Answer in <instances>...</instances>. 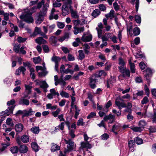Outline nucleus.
Returning a JSON list of instances; mask_svg holds the SVG:
<instances>
[{"label": "nucleus", "mask_w": 156, "mask_h": 156, "mask_svg": "<svg viewBox=\"0 0 156 156\" xmlns=\"http://www.w3.org/2000/svg\"><path fill=\"white\" fill-rule=\"evenodd\" d=\"M33 60L34 63L35 64H38L41 61V59L40 57H34L33 58Z\"/></svg>", "instance_id": "53"}, {"label": "nucleus", "mask_w": 156, "mask_h": 156, "mask_svg": "<svg viewBox=\"0 0 156 156\" xmlns=\"http://www.w3.org/2000/svg\"><path fill=\"white\" fill-rule=\"evenodd\" d=\"M48 30L49 32V33H50L52 32L53 31V30L55 28V24H53L51 25H47Z\"/></svg>", "instance_id": "42"}, {"label": "nucleus", "mask_w": 156, "mask_h": 156, "mask_svg": "<svg viewBox=\"0 0 156 156\" xmlns=\"http://www.w3.org/2000/svg\"><path fill=\"white\" fill-rule=\"evenodd\" d=\"M58 41L57 38L54 36L51 37L49 39V41L50 44L54 46L58 45L57 44Z\"/></svg>", "instance_id": "13"}, {"label": "nucleus", "mask_w": 156, "mask_h": 156, "mask_svg": "<svg viewBox=\"0 0 156 156\" xmlns=\"http://www.w3.org/2000/svg\"><path fill=\"white\" fill-rule=\"evenodd\" d=\"M57 26L60 29H63L65 27V24L64 23L57 22Z\"/></svg>", "instance_id": "58"}, {"label": "nucleus", "mask_w": 156, "mask_h": 156, "mask_svg": "<svg viewBox=\"0 0 156 156\" xmlns=\"http://www.w3.org/2000/svg\"><path fill=\"white\" fill-rule=\"evenodd\" d=\"M47 2L43 5V10H47L49 7V4L50 2V0H47Z\"/></svg>", "instance_id": "60"}, {"label": "nucleus", "mask_w": 156, "mask_h": 156, "mask_svg": "<svg viewBox=\"0 0 156 156\" xmlns=\"http://www.w3.org/2000/svg\"><path fill=\"white\" fill-rule=\"evenodd\" d=\"M43 82V85H41L40 87L43 89L44 91L45 92H46L47 91V88L49 86L45 81H44Z\"/></svg>", "instance_id": "31"}, {"label": "nucleus", "mask_w": 156, "mask_h": 156, "mask_svg": "<svg viewBox=\"0 0 156 156\" xmlns=\"http://www.w3.org/2000/svg\"><path fill=\"white\" fill-rule=\"evenodd\" d=\"M128 146L130 150L132 152L134 151V147H135V142L133 140H129L128 143Z\"/></svg>", "instance_id": "19"}, {"label": "nucleus", "mask_w": 156, "mask_h": 156, "mask_svg": "<svg viewBox=\"0 0 156 156\" xmlns=\"http://www.w3.org/2000/svg\"><path fill=\"white\" fill-rule=\"evenodd\" d=\"M31 146L32 149L36 152L39 150V146L37 143L34 142L31 143Z\"/></svg>", "instance_id": "25"}, {"label": "nucleus", "mask_w": 156, "mask_h": 156, "mask_svg": "<svg viewBox=\"0 0 156 156\" xmlns=\"http://www.w3.org/2000/svg\"><path fill=\"white\" fill-rule=\"evenodd\" d=\"M136 1L135 8L136 10H138L139 7V0H132V3L133 4Z\"/></svg>", "instance_id": "57"}, {"label": "nucleus", "mask_w": 156, "mask_h": 156, "mask_svg": "<svg viewBox=\"0 0 156 156\" xmlns=\"http://www.w3.org/2000/svg\"><path fill=\"white\" fill-rule=\"evenodd\" d=\"M118 64L119 65L118 68L119 71L120 72H123L124 69H126V67L125 62L121 57H120L119 59Z\"/></svg>", "instance_id": "8"}, {"label": "nucleus", "mask_w": 156, "mask_h": 156, "mask_svg": "<svg viewBox=\"0 0 156 156\" xmlns=\"http://www.w3.org/2000/svg\"><path fill=\"white\" fill-rule=\"evenodd\" d=\"M71 14L72 17L75 19H77L79 17V15L76 10H71Z\"/></svg>", "instance_id": "36"}, {"label": "nucleus", "mask_w": 156, "mask_h": 156, "mask_svg": "<svg viewBox=\"0 0 156 156\" xmlns=\"http://www.w3.org/2000/svg\"><path fill=\"white\" fill-rule=\"evenodd\" d=\"M55 10H51L50 16L49 19L50 20H52L53 19L57 20L58 18V16L57 14H55L54 12Z\"/></svg>", "instance_id": "20"}, {"label": "nucleus", "mask_w": 156, "mask_h": 156, "mask_svg": "<svg viewBox=\"0 0 156 156\" xmlns=\"http://www.w3.org/2000/svg\"><path fill=\"white\" fill-rule=\"evenodd\" d=\"M24 114L23 115V117H27L32 115L34 114L35 112L33 111L31 108H30L28 110H24Z\"/></svg>", "instance_id": "16"}, {"label": "nucleus", "mask_w": 156, "mask_h": 156, "mask_svg": "<svg viewBox=\"0 0 156 156\" xmlns=\"http://www.w3.org/2000/svg\"><path fill=\"white\" fill-rule=\"evenodd\" d=\"M26 40V38H23L20 37H18L17 39V41L19 43L24 42Z\"/></svg>", "instance_id": "56"}, {"label": "nucleus", "mask_w": 156, "mask_h": 156, "mask_svg": "<svg viewBox=\"0 0 156 156\" xmlns=\"http://www.w3.org/2000/svg\"><path fill=\"white\" fill-rule=\"evenodd\" d=\"M6 124L9 126L12 127L14 125L12 119L10 118H8L6 119Z\"/></svg>", "instance_id": "41"}, {"label": "nucleus", "mask_w": 156, "mask_h": 156, "mask_svg": "<svg viewBox=\"0 0 156 156\" xmlns=\"http://www.w3.org/2000/svg\"><path fill=\"white\" fill-rule=\"evenodd\" d=\"M109 136V135L108 134L105 133L102 135L101 137L102 140H106L108 138Z\"/></svg>", "instance_id": "61"}, {"label": "nucleus", "mask_w": 156, "mask_h": 156, "mask_svg": "<svg viewBox=\"0 0 156 156\" xmlns=\"http://www.w3.org/2000/svg\"><path fill=\"white\" fill-rule=\"evenodd\" d=\"M46 68L44 67L42 72L38 73V75L41 77L45 76L48 73V72L46 71Z\"/></svg>", "instance_id": "35"}, {"label": "nucleus", "mask_w": 156, "mask_h": 156, "mask_svg": "<svg viewBox=\"0 0 156 156\" xmlns=\"http://www.w3.org/2000/svg\"><path fill=\"white\" fill-rule=\"evenodd\" d=\"M51 60L52 61L54 62L55 63H58L60 61L61 58L55 56L52 57Z\"/></svg>", "instance_id": "47"}, {"label": "nucleus", "mask_w": 156, "mask_h": 156, "mask_svg": "<svg viewBox=\"0 0 156 156\" xmlns=\"http://www.w3.org/2000/svg\"><path fill=\"white\" fill-rule=\"evenodd\" d=\"M116 82V79L115 77L111 76L109 79L107 80L106 82V86L108 88L111 87V85H112Z\"/></svg>", "instance_id": "11"}, {"label": "nucleus", "mask_w": 156, "mask_h": 156, "mask_svg": "<svg viewBox=\"0 0 156 156\" xmlns=\"http://www.w3.org/2000/svg\"><path fill=\"white\" fill-rule=\"evenodd\" d=\"M26 49V48L24 46L22 47L20 49L19 51L23 54L24 55L26 54V51L24 49Z\"/></svg>", "instance_id": "62"}, {"label": "nucleus", "mask_w": 156, "mask_h": 156, "mask_svg": "<svg viewBox=\"0 0 156 156\" xmlns=\"http://www.w3.org/2000/svg\"><path fill=\"white\" fill-rule=\"evenodd\" d=\"M133 33L135 36L139 35L140 33V30L139 28L136 27L133 29Z\"/></svg>", "instance_id": "43"}, {"label": "nucleus", "mask_w": 156, "mask_h": 156, "mask_svg": "<svg viewBox=\"0 0 156 156\" xmlns=\"http://www.w3.org/2000/svg\"><path fill=\"white\" fill-rule=\"evenodd\" d=\"M122 74V76L123 77H125L126 76H127L129 77L130 76V72L129 70L126 69H124L123 72H120Z\"/></svg>", "instance_id": "23"}, {"label": "nucleus", "mask_w": 156, "mask_h": 156, "mask_svg": "<svg viewBox=\"0 0 156 156\" xmlns=\"http://www.w3.org/2000/svg\"><path fill=\"white\" fill-rule=\"evenodd\" d=\"M146 124V122L143 120H140L139 122V126L141 128H144Z\"/></svg>", "instance_id": "44"}, {"label": "nucleus", "mask_w": 156, "mask_h": 156, "mask_svg": "<svg viewBox=\"0 0 156 156\" xmlns=\"http://www.w3.org/2000/svg\"><path fill=\"white\" fill-rule=\"evenodd\" d=\"M69 34L66 33L63 36L60 37L58 39V40L60 42H62L66 39H68L69 38Z\"/></svg>", "instance_id": "32"}, {"label": "nucleus", "mask_w": 156, "mask_h": 156, "mask_svg": "<svg viewBox=\"0 0 156 156\" xmlns=\"http://www.w3.org/2000/svg\"><path fill=\"white\" fill-rule=\"evenodd\" d=\"M64 122H61L60 125L55 127V131H57V130H58L59 129H61V130H63L64 129Z\"/></svg>", "instance_id": "29"}, {"label": "nucleus", "mask_w": 156, "mask_h": 156, "mask_svg": "<svg viewBox=\"0 0 156 156\" xmlns=\"http://www.w3.org/2000/svg\"><path fill=\"white\" fill-rule=\"evenodd\" d=\"M105 17L107 19L110 18L112 19H113L114 17V10H111L109 13L105 15Z\"/></svg>", "instance_id": "24"}, {"label": "nucleus", "mask_w": 156, "mask_h": 156, "mask_svg": "<svg viewBox=\"0 0 156 156\" xmlns=\"http://www.w3.org/2000/svg\"><path fill=\"white\" fill-rule=\"evenodd\" d=\"M34 12L33 10H28L24 13H23L20 16V18L21 20L26 22L30 23L34 22V19L32 16V14Z\"/></svg>", "instance_id": "2"}, {"label": "nucleus", "mask_w": 156, "mask_h": 156, "mask_svg": "<svg viewBox=\"0 0 156 156\" xmlns=\"http://www.w3.org/2000/svg\"><path fill=\"white\" fill-rule=\"evenodd\" d=\"M36 42L39 44H45L47 43V41L42 37H40L36 39Z\"/></svg>", "instance_id": "21"}, {"label": "nucleus", "mask_w": 156, "mask_h": 156, "mask_svg": "<svg viewBox=\"0 0 156 156\" xmlns=\"http://www.w3.org/2000/svg\"><path fill=\"white\" fill-rule=\"evenodd\" d=\"M97 76L94 75L92 76L89 78L90 81L89 85L92 89H94L96 87L95 83L98 82V78H97Z\"/></svg>", "instance_id": "7"}, {"label": "nucleus", "mask_w": 156, "mask_h": 156, "mask_svg": "<svg viewBox=\"0 0 156 156\" xmlns=\"http://www.w3.org/2000/svg\"><path fill=\"white\" fill-rule=\"evenodd\" d=\"M86 34L84 33L81 38V40L84 42H88L91 41L92 36L91 34H90L85 36Z\"/></svg>", "instance_id": "14"}, {"label": "nucleus", "mask_w": 156, "mask_h": 156, "mask_svg": "<svg viewBox=\"0 0 156 156\" xmlns=\"http://www.w3.org/2000/svg\"><path fill=\"white\" fill-rule=\"evenodd\" d=\"M141 128L140 126L137 127L133 126L131 128V129L135 132H141L142 131Z\"/></svg>", "instance_id": "48"}, {"label": "nucleus", "mask_w": 156, "mask_h": 156, "mask_svg": "<svg viewBox=\"0 0 156 156\" xmlns=\"http://www.w3.org/2000/svg\"><path fill=\"white\" fill-rule=\"evenodd\" d=\"M136 114L138 115V117L140 119L143 117L145 118L147 116V110L146 109L144 112H136Z\"/></svg>", "instance_id": "22"}, {"label": "nucleus", "mask_w": 156, "mask_h": 156, "mask_svg": "<svg viewBox=\"0 0 156 156\" xmlns=\"http://www.w3.org/2000/svg\"><path fill=\"white\" fill-rule=\"evenodd\" d=\"M25 90L26 92H27V95H29L31 93V89L32 88V87L30 86L29 85H25Z\"/></svg>", "instance_id": "40"}, {"label": "nucleus", "mask_w": 156, "mask_h": 156, "mask_svg": "<svg viewBox=\"0 0 156 156\" xmlns=\"http://www.w3.org/2000/svg\"><path fill=\"white\" fill-rule=\"evenodd\" d=\"M115 116L112 115L111 114H109L108 115H106L104 118V120L105 121L109 120L108 124H111L114 122Z\"/></svg>", "instance_id": "15"}, {"label": "nucleus", "mask_w": 156, "mask_h": 156, "mask_svg": "<svg viewBox=\"0 0 156 156\" xmlns=\"http://www.w3.org/2000/svg\"><path fill=\"white\" fill-rule=\"evenodd\" d=\"M23 125L20 123L17 124L15 126V129L16 132L20 133L23 129Z\"/></svg>", "instance_id": "17"}, {"label": "nucleus", "mask_w": 156, "mask_h": 156, "mask_svg": "<svg viewBox=\"0 0 156 156\" xmlns=\"http://www.w3.org/2000/svg\"><path fill=\"white\" fill-rule=\"evenodd\" d=\"M71 0H66V2L63 3L62 10H72L71 4Z\"/></svg>", "instance_id": "10"}, {"label": "nucleus", "mask_w": 156, "mask_h": 156, "mask_svg": "<svg viewBox=\"0 0 156 156\" xmlns=\"http://www.w3.org/2000/svg\"><path fill=\"white\" fill-rule=\"evenodd\" d=\"M30 130L34 133L37 134L39 132L40 129L39 127L34 126L31 128Z\"/></svg>", "instance_id": "26"}, {"label": "nucleus", "mask_w": 156, "mask_h": 156, "mask_svg": "<svg viewBox=\"0 0 156 156\" xmlns=\"http://www.w3.org/2000/svg\"><path fill=\"white\" fill-rule=\"evenodd\" d=\"M131 72L132 73H134L135 72V64L134 63H131V64L129 65Z\"/></svg>", "instance_id": "59"}, {"label": "nucleus", "mask_w": 156, "mask_h": 156, "mask_svg": "<svg viewBox=\"0 0 156 156\" xmlns=\"http://www.w3.org/2000/svg\"><path fill=\"white\" fill-rule=\"evenodd\" d=\"M107 75V73L106 72L103 70H101L98 73V74H96L94 75L95 76H97V78H100L101 76H105Z\"/></svg>", "instance_id": "33"}, {"label": "nucleus", "mask_w": 156, "mask_h": 156, "mask_svg": "<svg viewBox=\"0 0 156 156\" xmlns=\"http://www.w3.org/2000/svg\"><path fill=\"white\" fill-rule=\"evenodd\" d=\"M60 94L62 97L68 98L69 97V94L68 93L63 91L60 92Z\"/></svg>", "instance_id": "50"}, {"label": "nucleus", "mask_w": 156, "mask_h": 156, "mask_svg": "<svg viewBox=\"0 0 156 156\" xmlns=\"http://www.w3.org/2000/svg\"><path fill=\"white\" fill-rule=\"evenodd\" d=\"M15 103V100L14 99H12L10 101H8L7 102V105L8 106H15V105H14Z\"/></svg>", "instance_id": "52"}, {"label": "nucleus", "mask_w": 156, "mask_h": 156, "mask_svg": "<svg viewBox=\"0 0 156 156\" xmlns=\"http://www.w3.org/2000/svg\"><path fill=\"white\" fill-rule=\"evenodd\" d=\"M135 21L136 22L139 24H140L141 22V18L138 15L135 16Z\"/></svg>", "instance_id": "55"}, {"label": "nucleus", "mask_w": 156, "mask_h": 156, "mask_svg": "<svg viewBox=\"0 0 156 156\" xmlns=\"http://www.w3.org/2000/svg\"><path fill=\"white\" fill-rule=\"evenodd\" d=\"M43 50L45 53H48L49 52V49L48 46L47 45H42Z\"/></svg>", "instance_id": "63"}, {"label": "nucleus", "mask_w": 156, "mask_h": 156, "mask_svg": "<svg viewBox=\"0 0 156 156\" xmlns=\"http://www.w3.org/2000/svg\"><path fill=\"white\" fill-rule=\"evenodd\" d=\"M47 12V10H41L39 13L37 20L36 21L37 24H40L43 21L44 17Z\"/></svg>", "instance_id": "5"}, {"label": "nucleus", "mask_w": 156, "mask_h": 156, "mask_svg": "<svg viewBox=\"0 0 156 156\" xmlns=\"http://www.w3.org/2000/svg\"><path fill=\"white\" fill-rule=\"evenodd\" d=\"M74 107L76 110L74 117L75 119H77L79 115V112L80 111V110L78 108L76 105H75Z\"/></svg>", "instance_id": "49"}, {"label": "nucleus", "mask_w": 156, "mask_h": 156, "mask_svg": "<svg viewBox=\"0 0 156 156\" xmlns=\"http://www.w3.org/2000/svg\"><path fill=\"white\" fill-rule=\"evenodd\" d=\"M20 152L21 153V156H27L25 154L23 155L24 154L26 153L28 150V147L24 144L20 145L19 148Z\"/></svg>", "instance_id": "12"}, {"label": "nucleus", "mask_w": 156, "mask_h": 156, "mask_svg": "<svg viewBox=\"0 0 156 156\" xmlns=\"http://www.w3.org/2000/svg\"><path fill=\"white\" fill-rule=\"evenodd\" d=\"M60 150V147L57 144H55L52 146L51 150L52 152H55L56 151Z\"/></svg>", "instance_id": "39"}, {"label": "nucleus", "mask_w": 156, "mask_h": 156, "mask_svg": "<svg viewBox=\"0 0 156 156\" xmlns=\"http://www.w3.org/2000/svg\"><path fill=\"white\" fill-rule=\"evenodd\" d=\"M61 111V109L60 108H58L56 110L53 112L51 113V114L54 117H58V115L60 113Z\"/></svg>", "instance_id": "37"}, {"label": "nucleus", "mask_w": 156, "mask_h": 156, "mask_svg": "<svg viewBox=\"0 0 156 156\" xmlns=\"http://www.w3.org/2000/svg\"><path fill=\"white\" fill-rule=\"evenodd\" d=\"M100 13V10H93L92 13V16L94 18L98 16Z\"/></svg>", "instance_id": "45"}, {"label": "nucleus", "mask_w": 156, "mask_h": 156, "mask_svg": "<svg viewBox=\"0 0 156 156\" xmlns=\"http://www.w3.org/2000/svg\"><path fill=\"white\" fill-rule=\"evenodd\" d=\"M103 28H99L98 27H96V29L97 31L98 37L99 38H100L101 37V35L102 34V29Z\"/></svg>", "instance_id": "51"}, {"label": "nucleus", "mask_w": 156, "mask_h": 156, "mask_svg": "<svg viewBox=\"0 0 156 156\" xmlns=\"http://www.w3.org/2000/svg\"><path fill=\"white\" fill-rule=\"evenodd\" d=\"M64 141L65 144H68L67 147V149L65 150V153L66 154L73 150L75 147L76 145L74 144V142L70 139L68 140L65 139Z\"/></svg>", "instance_id": "3"}, {"label": "nucleus", "mask_w": 156, "mask_h": 156, "mask_svg": "<svg viewBox=\"0 0 156 156\" xmlns=\"http://www.w3.org/2000/svg\"><path fill=\"white\" fill-rule=\"evenodd\" d=\"M30 75L31 76V78L33 79H34L35 78V76L34 74V69L33 68H30Z\"/></svg>", "instance_id": "54"}, {"label": "nucleus", "mask_w": 156, "mask_h": 156, "mask_svg": "<svg viewBox=\"0 0 156 156\" xmlns=\"http://www.w3.org/2000/svg\"><path fill=\"white\" fill-rule=\"evenodd\" d=\"M64 114H62L60 115H58V118L59 119L60 121H65V119L64 118Z\"/></svg>", "instance_id": "64"}, {"label": "nucleus", "mask_w": 156, "mask_h": 156, "mask_svg": "<svg viewBox=\"0 0 156 156\" xmlns=\"http://www.w3.org/2000/svg\"><path fill=\"white\" fill-rule=\"evenodd\" d=\"M20 45L19 44H16L14 45L13 50L16 53L19 52V50L20 49Z\"/></svg>", "instance_id": "34"}, {"label": "nucleus", "mask_w": 156, "mask_h": 156, "mask_svg": "<svg viewBox=\"0 0 156 156\" xmlns=\"http://www.w3.org/2000/svg\"><path fill=\"white\" fill-rule=\"evenodd\" d=\"M45 2L44 0H42L41 2H38V0H36L35 1H31L29 5L31 6L34 5L32 9V10H34L35 9H40L44 4Z\"/></svg>", "instance_id": "4"}, {"label": "nucleus", "mask_w": 156, "mask_h": 156, "mask_svg": "<svg viewBox=\"0 0 156 156\" xmlns=\"http://www.w3.org/2000/svg\"><path fill=\"white\" fill-rule=\"evenodd\" d=\"M79 53L78 58L79 60H82L85 58V55L83 51L82 50H80L78 51Z\"/></svg>", "instance_id": "28"}, {"label": "nucleus", "mask_w": 156, "mask_h": 156, "mask_svg": "<svg viewBox=\"0 0 156 156\" xmlns=\"http://www.w3.org/2000/svg\"><path fill=\"white\" fill-rule=\"evenodd\" d=\"M131 98L130 95L129 94L124 95L122 97H119L116 98L115 101V104L118 108L121 110L123 108H126L127 105L126 104L123 102L124 101L123 99H130Z\"/></svg>", "instance_id": "1"}, {"label": "nucleus", "mask_w": 156, "mask_h": 156, "mask_svg": "<svg viewBox=\"0 0 156 156\" xmlns=\"http://www.w3.org/2000/svg\"><path fill=\"white\" fill-rule=\"evenodd\" d=\"M19 149L17 147L14 146L10 148V151L15 155H16Z\"/></svg>", "instance_id": "30"}, {"label": "nucleus", "mask_w": 156, "mask_h": 156, "mask_svg": "<svg viewBox=\"0 0 156 156\" xmlns=\"http://www.w3.org/2000/svg\"><path fill=\"white\" fill-rule=\"evenodd\" d=\"M134 141L137 144H141L143 143V140L138 137L135 138Z\"/></svg>", "instance_id": "38"}, {"label": "nucleus", "mask_w": 156, "mask_h": 156, "mask_svg": "<svg viewBox=\"0 0 156 156\" xmlns=\"http://www.w3.org/2000/svg\"><path fill=\"white\" fill-rule=\"evenodd\" d=\"M121 126L120 124H116L114 125L112 127V130L113 131L114 130H116L120 129Z\"/></svg>", "instance_id": "46"}, {"label": "nucleus", "mask_w": 156, "mask_h": 156, "mask_svg": "<svg viewBox=\"0 0 156 156\" xmlns=\"http://www.w3.org/2000/svg\"><path fill=\"white\" fill-rule=\"evenodd\" d=\"M28 97L29 99L30 98V97H28V95H25L24 96L22 97L19 101V104L22 105L28 106L30 104L29 101L26 98Z\"/></svg>", "instance_id": "6"}, {"label": "nucleus", "mask_w": 156, "mask_h": 156, "mask_svg": "<svg viewBox=\"0 0 156 156\" xmlns=\"http://www.w3.org/2000/svg\"><path fill=\"white\" fill-rule=\"evenodd\" d=\"M21 140L24 143L28 142L30 140L29 136L27 135H24L22 136L20 138Z\"/></svg>", "instance_id": "18"}, {"label": "nucleus", "mask_w": 156, "mask_h": 156, "mask_svg": "<svg viewBox=\"0 0 156 156\" xmlns=\"http://www.w3.org/2000/svg\"><path fill=\"white\" fill-rule=\"evenodd\" d=\"M2 147L0 148V151L2 154L3 153V152L7 148V147L10 145V143L7 142L6 144H2Z\"/></svg>", "instance_id": "27"}, {"label": "nucleus", "mask_w": 156, "mask_h": 156, "mask_svg": "<svg viewBox=\"0 0 156 156\" xmlns=\"http://www.w3.org/2000/svg\"><path fill=\"white\" fill-rule=\"evenodd\" d=\"M14 108L15 106H13L8 107V109L5 111H2L0 113V116H2L5 114L9 115L11 114H12Z\"/></svg>", "instance_id": "9"}]
</instances>
